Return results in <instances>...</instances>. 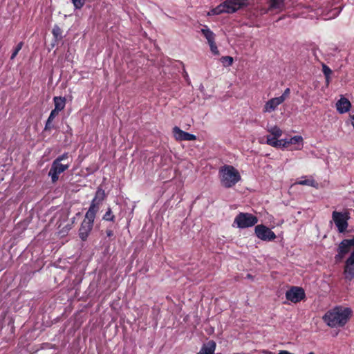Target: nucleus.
<instances>
[{
	"mask_svg": "<svg viewBox=\"0 0 354 354\" xmlns=\"http://www.w3.org/2000/svg\"><path fill=\"white\" fill-rule=\"evenodd\" d=\"M351 108V103L344 96L336 102V109L339 113H345L349 111Z\"/></svg>",
	"mask_w": 354,
	"mask_h": 354,
	"instance_id": "obj_12",
	"label": "nucleus"
},
{
	"mask_svg": "<svg viewBox=\"0 0 354 354\" xmlns=\"http://www.w3.org/2000/svg\"><path fill=\"white\" fill-rule=\"evenodd\" d=\"M55 108L54 109L60 112L66 106V98L62 97H55L53 98Z\"/></svg>",
	"mask_w": 354,
	"mask_h": 354,
	"instance_id": "obj_17",
	"label": "nucleus"
},
{
	"mask_svg": "<svg viewBox=\"0 0 354 354\" xmlns=\"http://www.w3.org/2000/svg\"><path fill=\"white\" fill-rule=\"evenodd\" d=\"M218 177L221 185L225 188H231L241 180L239 171L229 165H225L219 168Z\"/></svg>",
	"mask_w": 354,
	"mask_h": 354,
	"instance_id": "obj_2",
	"label": "nucleus"
},
{
	"mask_svg": "<svg viewBox=\"0 0 354 354\" xmlns=\"http://www.w3.org/2000/svg\"><path fill=\"white\" fill-rule=\"evenodd\" d=\"M266 353H267V354H272V353L270 352V351L269 352H266Z\"/></svg>",
	"mask_w": 354,
	"mask_h": 354,
	"instance_id": "obj_40",
	"label": "nucleus"
},
{
	"mask_svg": "<svg viewBox=\"0 0 354 354\" xmlns=\"http://www.w3.org/2000/svg\"><path fill=\"white\" fill-rule=\"evenodd\" d=\"M178 64H181V65H183V66L184 67V64H183V62H180L179 60H178Z\"/></svg>",
	"mask_w": 354,
	"mask_h": 354,
	"instance_id": "obj_38",
	"label": "nucleus"
},
{
	"mask_svg": "<svg viewBox=\"0 0 354 354\" xmlns=\"http://www.w3.org/2000/svg\"><path fill=\"white\" fill-rule=\"evenodd\" d=\"M267 131L270 133L271 136H272L275 138H280L283 134L282 130L277 125L270 127H268Z\"/></svg>",
	"mask_w": 354,
	"mask_h": 354,
	"instance_id": "obj_22",
	"label": "nucleus"
},
{
	"mask_svg": "<svg viewBox=\"0 0 354 354\" xmlns=\"http://www.w3.org/2000/svg\"><path fill=\"white\" fill-rule=\"evenodd\" d=\"M254 230L256 236L262 241H271L276 238L274 232L264 225H256Z\"/></svg>",
	"mask_w": 354,
	"mask_h": 354,
	"instance_id": "obj_9",
	"label": "nucleus"
},
{
	"mask_svg": "<svg viewBox=\"0 0 354 354\" xmlns=\"http://www.w3.org/2000/svg\"><path fill=\"white\" fill-rule=\"evenodd\" d=\"M325 79H326V85L328 86L330 82V76L325 77Z\"/></svg>",
	"mask_w": 354,
	"mask_h": 354,
	"instance_id": "obj_35",
	"label": "nucleus"
},
{
	"mask_svg": "<svg viewBox=\"0 0 354 354\" xmlns=\"http://www.w3.org/2000/svg\"><path fill=\"white\" fill-rule=\"evenodd\" d=\"M247 277L249 278V279H252L253 278V277L250 274H248L247 275Z\"/></svg>",
	"mask_w": 354,
	"mask_h": 354,
	"instance_id": "obj_37",
	"label": "nucleus"
},
{
	"mask_svg": "<svg viewBox=\"0 0 354 354\" xmlns=\"http://www.w3.org/2000/svg\"><path fill=\"white\" fill-rule=\"evenodd\" d=\"M290 89L289 88H287L283 91V94L277 97V98L281 101V103H283L290 95Z\"/></svg>",
	"mask_w": 354,
	"mask_h": 354,
	"instance_id": "obj_30",
	"label": "nucleus"
},
{
	"mask_svg": "<svg viewBox=\"0 0 354 354\" xmlns=\"http://www.w3.org/2000/svg\"><path fill=\"white\" fill-rule=\"evenodd\" d=\"M106 236H109V237H111V236H112L113 235V232L111 230H106Z\"/></svg>",
	"mask_w": 354,
	"mask_h": 354,
	"instance_id": "obj_34",
	"label": "nucleus"
},
{
	"mask_svg": "<svg viewBox=\"0 0 354 354\" xmlns=\"http://www.w3.org/2000/svg\"><path fill=\"white\" fill-rule=\"evenodd\" d=\"M216 344L214 340H209L203 344L200 351L196 354H215Z\"/></svg>",
	"mask_w": 354,
	"mask_h": 354,
	"instance_id": "obj_13",
	"label": "nucleus"
},
{
	"mask_svg": "<svg viewBox=\"0 0 354 354\" xmlns=\"http://www.w3.org/2000/svg\"><path fill=\"white\" fill-rule=\"evenodd\" d=\"M59 113V112H58L57 111H56L55 109L52 110V111L50 112V115L46 121V127H45L46 129H50L52 127V125H51L52 122L55 118V117H57Z\"/></svg>",
	"mask_w": 354,
	"mask_h": 354,
	"instance_id": "obj_24",
	"label": "nucleus"
},
{
	"mask_svg": "<svg viewBox=\"0 0 354 354\" xmlns=\"http://www.w3.org/2000/svg\"><path fill=\"white\" fill-rule=\"evenodd\" d=\"M183 73H185V76H187V73L185 72V70H184Z\"/></svg>",
	"mask_w": 354,
	"mask_h": 354,
	"instance_id": "obj_39",
	"label": "nucleus"
},
{
	"mask_svg": "<svg viewBox=\"0 0 354 354\" xmlns=\"http://www.w3.org/2000/svg\"><path fill=\"white\" fill-rule=\"evenodd\" d=\"M344 272L346 279L349 280L354 279V263L351 264L346 260Z\"/></svg>",
	"mask_w": 354,
	"mask_h": 354,
	"instance_id": "obj_15",
	"label": "nucleus"
},
{
	"mask_svg": "<svg viewBox=\"0 0 354 354\" xmlns=\"http://www.w3.org/2000/svg\"><path fill=\"white\" fill-rule=\"evenodd\" d=\"M248 0H225V5L227 6V13L232 14L238 10L247 6Z\"/></svg>",
	"mask_w": 354,
	"mask_h": 354,
	"instance_id": "obj_10",
	"label": "nucleus"
},
{
	"mask_svg": "<svg viewBox=\"0 0 354 354\" xmlns=\"http://www.w3.org/2000/svg\"><path fill=\"white\" fill-rule=\"evenodd\" d=\"M279 138H275L268 135L266 136V144L275 148H281V142H283V139L278 140Z\"/></svg>",
	"mask_w": 354,
	"mask_h": 354,
	"instance_id": "obj_18",
	"label": "nucleus"
},
{
	"mask_svg": "<svg viewBox=\"0 0 354 354\" xmlns=\"http://www.w3.org/2000/svg\"><path fill=\"white\" fill-rule=\"evenodd\" d=\"M348 307L337 306L328 310L323 316V321L330 328L344 327L352 315Z\"/></svg>",
	"mask_w": 354,
	"mask_h": 354,
	"instance_id": "obj_1",
	"label": "nucleus"
},
{
	"mask_svg": "<svg viewBox=\"0 0 354 354\" xmlns=\"http://www.w3.org/2000/svg\"><path fill=\"white\" fill-rule=\"evenodd\" d=\"M105 198V192L102 189H98L96 192L95 198L93 199L91 206L88 211H92L93 214H96V212L99 209V205L103 201Z\"/></svg>",
	"mask_w": 354,
	"mask_h": 354,
	"instance_id": "obj_11",
	"label": "nucleus"
},
{
	"mask_svg": "<svg viewBox=\"0 0 354 354\" xmlns=\"http://www.w3.org/2000/svg\"><path fill=\"white\" fill-rule=\"evenodd\" d=\"M178 140H195L196 137L194 134L185 132L178 128Z\"/></svg>",
	"mask_w": 354,
	"mask_h": 354,
	"instance_id": "obj_20",
	"label": "nucleus"
},
{
	"mask_svg": "<svg viewBox=\"0 0 354 354\" xmlns=\"http://www.w3.org/2000/svg\"><path fill=\"white\" fill-rule=\"evenodd\" d=\"M308 354H315L313 352H310Z\"/></svg>",
	"mask_w": 354,
	"mask_h": 354,
	"instance_id": "obj_41",
	"label": "nucleus"
},
{
	"mask_svg": "<svg viewBox=\"0 0 354 354\" xmlns=\"http://www.w3.org/2000/svg\"><path fill=\"white\" fill-rule=\"evenodd\" d=\"M297 184L301 185H308L313 187H317L318 186V183L313 178L305 179L298 181Z\"/></svg>",
	"mask_w": 354,
	"mask_h": 354,
	"instance_id": "obj_25",
	"label": "nucleus"
},
{
	"mask_svg": "<svg viewBox=\"0 0 354 354\" xmlns=\"http://www.w3.org/2000/svg\"><path fill=\"white\" fill-rule=\"evenodd\" d=\"M352 252L346 259L348 263H354V235L351 239H343L338 245L337 254L335 257L336 262L340 261L352 250Z\"/></svg>",
	"mask_w": 354,
	"mask_h": 354,
	"instance_id": "obj_4",
	"label": "nucleus"
},
{
	"mask_svg": "<svg viewBox=\"0 0 354 354\" xmlns=\"http://www.w3.org/2000/svg\"><path fill=\"white\" fill-rule=\"evenodd\" d=\"M201 32L206 38L208 43L215 40V34L207 26H205V28L201 30Z\"/></svg>",
	"mask_w": 354,
	"mask_h": 354,
	"instance_id": "obj_21",
	"label": "nucleus"
},
{
	"mask_svg": "<svg viewBox=\"0 0 354 354\" xmlns=\"http://www.w3.org/2000/svg\"><path fill=\"white\" fill-rule=\"evenodd\" d=\"M350 218V213L348 210L344 212L333 211L332 213L333 221L340 233H343L346 230L348 226V221Z\"/></svg>",
	"mask_w": 354,
	"mask_h": 354,
	"instance_id": "obj_6",
	"label": "nucleus"
},
{
	"mask_svg": "<svg viewBox=\"0 0 354 354\" xmlns=\"http://www.w3.org/2000/svg\"><path fill=\"white\" fill-rule=\"evenodd\" d=\"M173 131H174V135H175L176 133H177V127H174Z\"/></svg>",
	"mask_w": 354,
	"mask_h": 354,
	"instance_id": "obj_36",
	"label": "nucleus"
},
{
	"mask_svg": "<svg viewBox=\"0 0 354 354\" xmlns=\"http://www.w3.org/2000/svg\"><path fill=\"white\" fill-rule=\"evenodd\" d=\"M208 44L209 45L210 50H211L212 53L214 55H218L219 52H218V48L216 46V44L215 43V41H212Z\"/></svg>",
	"mask_w": 354,
	"mask_h": 354,
	"instance_id": "obj_32",
	"label": "nucleus"
},
{
	"mask_svg": "<svg viewBox=\"0 0 354 354\" xmlns=\"http://www.w3.org/2000/svg\"><path fill=\"white\" fill-rule=\"evenodd\" d=\"M306 294L304 290L301 287L292 286L286 292V298L287 300L292 303H298L304 299Z\"/></svg>",
	"mask_w": 354,
	"mask_h": 354,
	"instance_id": "obj_8",
	"label": "nucleus"
},
{
	"mask_svg": "<svg viewBox=\"0 0 354 354\" xmlns=\"http://www.w3.org/2000/svg\"><path fill=\"white\" fill-rule=\"evenodd\" d=\"M71 1L75 9H80L84 6L86 0H71Z\"/></svg>",
	"mask_w": 354,
	"mask_h": 354,
	"instance_id": "obj_31",
	"label": "nucleus"
},
{
	"mask_svg": "<svg viewBox=\"0 0 354 354\" xmlns=\"http://www.w3.org/2000/svg\"><path fill=\"white\" fill-rule=\"evenodd\" d=\"M281 145H283V142H281ZM281 148H283V147H282V145H281Z\"/></svg>",
	"mask_w": 354,
	"mask_h": 354,
	"instance_id": "obj_42",
	"label": "nucleus"
},
{
	"mask_svg": "<svg viewBox=\"0 0 354 354\" xmlns=\"http://www.w3.org/2000/svg\"><path fill=\"white\" fill-rule=\"evenodd\" d=\"M221 61L225 66H230L233 64V58L230 56H223Z\"/></svg>",
	"mask_w": 354,
	"mask_h": 354,
	"instance_id": "obj_27",
	"label": "nucleus"
},
{
	"mask_svg": "<svg viewBox=\"0 0 354 354\" xmlns=\"http://www.w3.org/2000/svg\"><path fill=\"white\" fill-rule=\"evenodd\" d=\"M24 45V43L22 41L19 42L17 46L15 47V48L13 50V52L11 55V57H10V59H14L16 56L17 55L18 53L19 52V50L21 49L22 46Z\"/></svg>",
	"mask_w": 354,
	"mask_h": 354,
	"instance_id": "obj_29",
	"label": "nucleus"
},
{
	"mask_svg": "<svg viewBox=\"0 0 354 354\" xmlns=\"http://www.w3.org/2000/svg\"><path fill=\"white\" fill-rule=\"evenodd\" d=\"M268 10L281 8L283 5V0H268Z\"/></svg>",
	"mask_w": 354,
	"mask_h": 354,
	"instance_id": "obj_23",
	"label": "nucleus"
},
{
	"mask_svg": "<svg viewBox=\"0 0 354 354\" xmlns=\"http://www.w3.org/2000/svg\"><path fill=\"white\" fill-rule=\"evenodd\" d=\"M282 104L277 97H273L266 102L263 106V111L264 113H271L274 111L277 106Z\"/></svg>",
	"mask_w": 354,
	"mask_h": 354,
	"instance_id": "obj_14",
	"label": "nucleus"
},
{
	"mask_svg": "<svg viewBox=\"0 0 354 354\" xmlns=\"http://www.w3.org/2000/svg\"><path fill=\"white\" fill-rule=\"evenodd\" d=\"M295 144H301V145H303V138L300 136H295L292 138H291L290 140H283V145H282V147L283 148H287L290 145H295Z\"/></svg>",
	"mask_w": 354,
	"mask_h": 354,
	"instance_id": "obj_16",
	"label": "nucleus"
},
{
	"mask_svg": "<svg viewBox=\"0 0 354 354\" xmlns=\"http://www.w3.org/2000/svg\"><path fill=\"white\" fill-rule=\"evenodd\" d=\"M52 33L56 39H59L62 38V31L58 26H57V25L54 26L53 30H52Z\"/></svg>",
	"mask_w": 354,
	"mask_h": 354,
	"instance_id": "obj_26",
	"label": "nucleus"
},
{
	"mask_svg": "<svg viewBox=\"0 0 354 354\" xmlns=\"http://www.w3.org/2000/svg\"><path fill=\"white\" fill-rule=\"evenodd\" d=\"M71 161L68 160V153H64L57 157L52 163L51 168L48 172V176L51 178L53 183H55L59 179V175L68 169L71 165Z\"/></svg>",
	"mask_w": 354,
	"mask_h": 354,
	"instance_id": "obj_3",
	"label": "nucleus"
},
{
	"mask_svg": "<svg viewBox=\"0 0 354 354\" xmlns=\"http://www.w3.org/2000/svg\"><path fill=\"white\" fill-rule=\"evenodd\" d=\"M257 222V217L249 213L241 212L234 218V223L239 228H247L254 226Z\"/></svg>",
	"mask_w": 354,
	"mask_h": 354,
	"instance_id": "obj_7",
	"label": "nucleus"
},
{
	"mask_svg": "<svg viewBox=\"0 0 354 354\" xmlns=\"http://www.w3.org/2000/svg\"><path fill=\"white\" fill-rule=\"evenodd\" d=\"M322 72L325 77L330 76V75L332 73V70L326 64H323Z\"/></svg>",
	"mask_w": 354,
	"mask_h": 354,
	"instance_id": "obj_33",
	"label": "nucleus"
},
{
	"mask_svg": "<svg viewBox=\"0 0 354 354\" xmlns=\"http://www.w3.org/2000/svg\"><path fill=\"white\" fill-rule=\"evenodd\" d=\"M227 6L225 5V1L212 8L208 13L209 15H218L222 13H227Z\"/></svg>",
	"mask_w": 354,
	"mask_h": 354,
	"instance_id": "obj_19",
	"label": "nucleus"
},
{
	"mask_svg": "<svg viewBox=\"0 0 354 354\" xmlns=\"http://www.w3.org/2000/svg\"><path fill=\"white\" fill-rule=\"evenodd\" d=\"M95 214L92 211H87L79 230V236L82 241L86 240L93 225Z\"/></svg>",
	"mask_w": 354,
	"mask_h": 354,
	"instance_id": "obj_5",
	"label": "nucleus"
},
{
	"mask_svg": "<svg viewBox=\"0 0 354 354\" xmlns=\"http://www.w3.org/2000/svg\"><path fill=\"white\" fill-rule=\"evenodd\" d=\"M103 219L107 221H113L115 219V216L113 214L111 209L110 208L108 209L107 212L103 216Z\"/></svg>",
	"mask_w": 354,
	"mask_h": 354,
	"instance_id": "obj_28",
	"label": "nucleus"
}]
</instances>
